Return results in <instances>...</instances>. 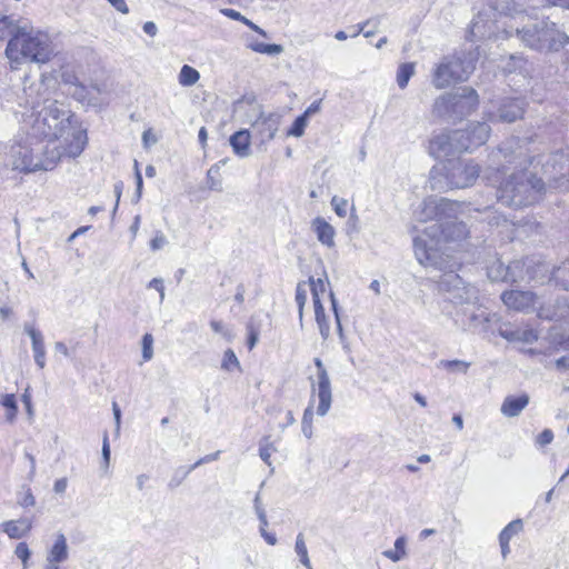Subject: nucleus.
Wrapping results in <instances>:
<instances>
[{
    "mask_svg": "<svg viewBox=\"0 0 569 569\" xmlns=\"http://www.w3.org/2000/svg\"><path fill=\"white\" fill-rule=\"evenodd\" d=\"M274 450L276 449H274L273 445H271L267 441H266V443L260 445L259 456L268 466L271 465L270 457Z\"/></svg>",
    "mask_w": 569,
    "mask_h": 569,
    "instance_id": "obj_49",
    "label": "nucleus"
},
{
    "mask_svg": "<svg viewBox=\"0 0 569 569\" xmlns=\"http://www.w3.org/2000/svg\"><path fill=\"white\" fill-rule=\"evenodd\" d=\"M541 271H549L545 262L536 263L533 259L515 260L508 264V282L519 283L526 280H542V277H539Z\"/></svg>",
    "mask_w": 569,
    "mask_h": 569,
    "instance_id": "obj_13",
    "label": "nucleus"
},
{
    "mask_svg": "<svg viewBox=\"0 0 569 569\" xmlns=\"http://www.w3.org/2000/svg\"><path fill=\"white\" fill-rule=\"evenodd\" d=\"M34 141L36 138L32 136L16 139L6 153L7 164L13 170L24 173L41 170L48 171L56 168L58 164V153L54 150L48 151L50 156L46 160L40 161L33 159Z\"/></svg>",
    "mask_w": 569,
    "mask_h": 569,
    "instance_id": "obj_8",
    "label": "nucleus"
},
{
    "mask_svg": "<svg viewBox=\"0 0 569 569\" xmlns=\"http://www.w3.org/2000/svg\"><path fill=\"white\" fill-rule=\"evenodd\" d=\"M379 24L380 18L369 19L360 26L358 33L362 32L363 37L370 38L377 33Z\"/></svg>",
    "mask_w": 569,
    "mask_h": 569,
    "instance_id": "obj_41",
    "label": "nucleus"
},
{
    "mask_svg": "<svg viewBox=\"0 0 569 569\" xmlns=\"http://www.w3.org/2000/svg\"><path fill=\"white\" fill-rule=\"evenodd\" d=\"M538 317L546 320L561 321L569 319V301L566 298L557 299L552 306H539Z\"/></svg>",
    "mask_w": 569,
    "mask_h": 569,
    "instance_id": "obj_17",
    "label": "nucleus"
},
{
    "mask_svg": "<svg viewBox=\"0 0 569 569\" xmlns=\"http://www.w3.org/2000/svg\"><path fill=\"white\" fill-rule=\"evenodd\" d=\"M497 200L507 207L522 208L538 202L547 188L569 189V156L563 152L532 157L518 138L506 140L490 154Z\"/></svg>",
    "mask_w": 569,
    "mask_h": 569,
    "instance_id": "obj_1",
    "label": "nucleus"
},
{
    "mask_svg": "<svg viewBox=\"0 0 569 569\" xmlns=\"http://www.w3.org/2000/svg\"><path fill=\"white\" fill-rule=\"evenodd\" d=\"M525 112V102L521 99H506L498 110V120L513 122L520 119Z\"/></svg>",
    "mask_w": 569,
    "mask_h": 569,
    "instance_id": "obj_18",
    "label": "nucleus"
},
{
    "mask_svg": "<svg viewBox=\"0 0 569 569\" xmlns=\"http://www.w3.org/2000/svg\"><path fill=\"white\" fill-rule=\"evenodd\" d=\"M219 170H220L219 164H214L207 172L208 187L211 190L221 191V189H222L221 188V181L218 178L219 177Z\"/></svg>",
    "mask_w": 569,
    "mask_h": 569,
    "instance_id": "obj_42",
    "label": "nucleus"
},
{
    "mask_svg": "<svg viewBox=\"0 0 569 569\" xmlns=\"http://www.w3.org/2000/svg\"><path fill=\"white\" fill-rule=\"evenodd\" d=\"M221 369L227 372H232L234 370L241 371L240 361L232 349H227L224 351L221 361Z\"/></svg>",
    "mask_w": 569,
    "mask_h": 569,
    "instance_id": "obj_36",
    "label": "nucleus"
},
{
    "mask_svg": "<svg viewBox=\"0 0 569 569\" xmlns=\"http://www.w3.org/2000/svg\"><path fill=\"white\" fill-rule=\"evenodd\" d=\"M283 52V47L280 44H267L263 54L277 56Z\"/></svg>",
    "mask_w": 569,
    "mask_h": 569,
    "instance_id": "obj_61",
    "label": "nucleus"
},
{
    "mask_svg": "<svg viewBox=\"0 0 569 569\" xmlns=\"http://www.w3.org/2000/svg\"><path fill=\"white\" fill-rule=\"evenodd\" d=\"M3 531L12 539L24 537L32 528V522L28 518L9 520L1 525Z\"/></svg>",
    "mask_w": 569,
    "mask_h": 569,
    "instance_id": "obj_23",
    "label": "nucleus"
},
{
    "mask_svg": "<svg viewBox=\"0 0 569 569\" xmlns=\"http://www.w3.org/2000/svg\"><path fill=\"white\" fill-rule=\"evenodd\" d=\"M308 119L306 116H299L292 123L291 128L288 130V136L292 137H301L305 132V129L307 127Z\"/></svg>",
    "mask_w": 569,
    "mask_h": 569,
    "instance_id": "obj_43",
    "label": "nucleus"
},
{
    "mask_svg": "<svg viewBox=\"0 0 569 569\" xmlns=\"http://www.w3.org/2000/svg\"><path fill=\"white\" fill-rule=\"evenodd\" d=\"M210 327H211V329L216 333L221 335V337L223 339H226L227 341H232L233 340V338H234L233 332L228 327H226L222 321L211 320L210 321Z\"/></svg>",
    "mask_w": 569,
    "mask_h": 569,
    "instance_id": "obj_44",
    "label": "nucleus"
},
{
    "mask_svg": "<svg viewBox=\"0 0 569 569\" xmlns=\"http://www.w3.org/2000/svg\"><path fill=\"white\" fill-rule=\"evenodd\" d=\"M102 458H103L106 466L108 467L109 461H110V446H109V439H108L107 435H104V437H103Z\"/></svg>",
    "mask_w": 569,
    "mask_h": 569,
    "instance_id": "obj_60",
    "label": "nucleus"
},
{
    "mask_svg": "<svg viewBox=\"0 0 569 569\" xmlns=\"http://www.w3.org/2000/svg\"><path fill=\"white\" fill-rule=\"evenodd\" d=\"M54 54L49 33L34 28L28 21L13 39H9L6 56L12 69L26 63L44 64Z\"/></svg>",
    "mask_w": 569,
    "mask_h": 569,
    "instance_id": "obj_4",
    "label": "nucleus"
},
{
    "mask_svg": "<svg viewBox=\"0 0 569 569\" xmlns=\"http://www.w3.org/2000/svg\"><path fill=\"white\" fill-rule=\"evenodd\" d=\"M432 112L440 118L453 119L451 93H446L437 98L432 107Z\"/></svg>",
    "mask_w": 569,
    "mask_h": 569,
    "instance_id": "obj_28",
    "label": "nucleus"
},
{
    "mask_svg": "<svg viewBox=\"0 0 569 569\" xmlns=\"http://www.w3.org/2000/svg\"><path fill=\"white\" fill-rule=\"evenodd\" d=\"M22 402L26 406L28 415L32 416L33 415V408H32V403H31V396L28 392V390H26V392L22 395Z\"/></svg>",
    "mask_w": 569,
    "mask_h": 569,
    "instance_id": "obj_62",
    "label": "nucleus"
},
{
    "mask_svg": "<svg viewBox=\"0 0 569 569\" xmlns=\"http://www.w3.org/2000/svg\"><path fill=\"white\" fill-rule=\"evenodd\" d=\"M308 284L310 287L312 293L313 305H316V299L320 300V296L326 291V284L322 279H315L313 277L309 278Z\"/></svg>",
    "mask_w": 569,
    "mask_h": 569,
    "instance_id": "obj_40",
    "label": "nucleus"
},
{
    "mask_svg": "<svg viewBox=\"0 0 569 569\" xmlns=\"http://www.w3.org/2000/svg\"><path fill=\"white\" fill-rule=\"evenodd\" d=\"M242 23H244L246 26H248L251 30L256 31L257 33H259L260 36L262 37H267V32L261 29L259 26H257L256 23H253L252 21H250L249 19L244 18V20L242 21Z\"/></svg>",
    "mask_w": 569,
    "mask_h": 569,
    "instance_id": "obj_63",
    "label": "nucleus"
},
{
    "mask_svg": "<svg viewBox=\"0 0 569 569\" xmlns=\"http://www.w3.org/2000/svg\"><path fill=\"white\" fill-rule=\"evenodd\" d=\"M476 59L477 57L471 52L463 57L458 54L445 57L433 71L432 84L437 89H443L455 82L467 80L476 68Z\"/></svg>",
    "mask_w": 569,
    "mask_h": 569,
    "instance_id": "obj_9",
    "label": "nucleus"
},
{
    "mask_svg": "<svg viewBox=\"0 0 569 569\" xmlns=\"http://www.w3.org/2000/svg\"><path fill=\"white\" fill-rule=\"evenodd\" d=\"M143 31L150 37H154L158 32V28L152 21H148L143 24Z\"/></svg>",
    "mask_w": 569,
    "mask_h": 569,
    "instance_id": "obj_64",
    "label": "nucleus"
},
{
    "mask_svg": "<svg viewBox=\"0 0 569 569\" xmlns=\"http://www.w3.org/2000/svg\"><path fill=\"white\" fill-rule=\"evenodd\" d=\"M316 399H318L317 396H312V393L310 392L309 405L303 412L301 425H312L313 405H315Z\"/></svg>",
    "mask_w": 569,
    "mask_h": 569,
    "instance_id": "obj_48",
    "label": "nucleus"
},
{
    "mask_svg": "<svg viewBox=\"0 0 569 569\" xmlns=\"http://www.w3.org/2000/svg\"><path fill=\"white\" fill-rule=\"evenodd\" d=\"M295 551H296L297 556L299 557V561L301 562V565L303 567H306L307 569H312L310 558L308 555L307 545L305 541V537H303V533H301V532L298 533V536L296 538Z\"/></svg>",
    "mask_w": 569,
    "mask_h": 569,
    "instance_id": "obj_34",
    "label": "nucleus"
},
{
    "mask_svg": "<svg viewBox=\"0 0 569 569\" xmlns=\"http://www.w3.org/2000/svg\"><path fill=\"white\" fill-rule=\"evenodd\" d=\"M311 228L316 233L318 241L321 242V244L328 248H333L336 246V230L325 218H315L311 222Z\"/></svg>",
    "mask_w": 569,
    "mask_h": 569,
    "instance_id": "obj_19",
    "label": "nucleus"
},
{
    "mask_svg": "<svg viewBox=\"0 0 569 569\" xmlns=\"http://www.w3.org/2000/svg\"><path fill=\"white\" fill-rule=\"evenodd\" d=\"M331 206H332L335 212L340 218H345L347 216L348 201L346 199L335 196L331 199Z\"/></svg>",
    "mask_w": 569,
    "mask_h": 569,
    "instance_id": "obj_47",
    "label": "nucleus"
},
{
    "mask_svg": "<svg viewBox=\"0 0 569 569\" xmlns=\"http://www.w3.org/2000/svg\"><path fill=\"white\" fill-rule=\"evenodd\" d=\"M24 331L31 338L34 361L40 369L46 366V348L42 333L30 325H24Z\"/></svg>",
    "mask_w": 569,
    "mask_h": 569,
    "instance_id": "obj_20",
    "label": "nucleus"
},
{
    "mask_svg": "<svg viewBox=\"0 0 569 569\" xmlns=\"http://www.w3.org/2000/svg\"><path fill=\"white\" fill-rule=\"evenodd\" d=\"M507 273H508V266H505L499 260L491 262L487 268V276L491 281L508 282Z\"/></svg>",
    "mask_w": 569,
    "mask_h": 569,
    "instance_id": "obj_32",
    "label": "nucleus"
},
{
    "mask_svg": "<svg viewBox=\"0 0 569 569\" xmlns=\"http://www.w3.org/2000/svg\"><path fill=\"white\" fill-rule=\"evenodd\" d=\"M56 151L58 153V162L66 156L63 152L62 143H56V140L48 141L44 139H36L33 147V159L34 160H46L50 153L48 151Z\"/></svg>",
    "mask_w": 569,
    "mask_h": 569,
    "instance_id": "obj_22",
    "label": "nucleus"
},
{
    "mask_svg": "<svg viewBox=\"0 0 569 569\" xmlns=\"http://www.w3.org/2000/svg\"><path fill=\"white\" fill-rule=\"evenodd\" d=\"M523 529V523L521 519H516L511 522H509L500 532L499 540H510L520 533Z\"/></svg>",
    "mask_w": 569,
    "mask_h": 569,
    "instance_id": "obj_38",
    "label": "nucleus"
},
{
    "mask_svg": "<svg viewBox=\"0 0 569 569\" xmlns=\"http://www.w3.org/2000/svg\"><path fill=\"white\" fill-rule=\"evenodd\" d=\"M102 93V89L97 84L91 86L90 88L79 87L74 91V96L78 98V100L90 106L106 103V99L100 97Z\"/></svg>",
    "mask_w": 569,
    "mask_h": 569,
    "instance_id": "obj_24",
    "label": "nucleus"
},
{
    "mask_svg": "<svg viewBox=\"0 0 569 569\" xmlns=\"http://www.w3.org/2000/svg\"><path fill=\"white\" fill-rule=\"evenodd\" d=\"M515 340L522 341L526 343H532L538 340V333L533 329L517 330V337Z\"/></svg>",
    "mask_w": 569,
    "mask_h": 569,
    "instance_id": "obj_46",
    "label": "nucleus"
},
{
    "mask_svg": "<svg viewBox=\"0 0 569 569\" xmlns=\"http://www.w3.org/2000/svg\"><path fill=\"white\" fill-rule=\"evenodd\" d=\"M467 208V204L447 198L428 197L415 211V216L422 222L435 220L433 223H442L446 219L462 214Z\"/></svg>",
    "mask_w": 569,
    "mask_h": 569,
    "instance_id": "obj_10",
    "label": "nucleus"
},
{
    "mask_svg": "<svg viewBox=\"0 0 569 569\" xmlns=\"http://www.w3.org/2000/svg\"><path fill=\"white\" fill-rule=\"evenodd\" d=\"M383 556L393 562L400 561L406 557V538L399 537L395 541L393 550H386Z\"/></svg>",
    "mask_w": 569,
    "mask_h": 569,
    "instance_id": "obj_35",
    "label": "nucleus"
},
{
    "mask_svg": "<svg viewBox=\"0 0 569 569\" xmlns=\"http://www.w3.org/2000/svg\"><path fill=\"white\" fill-rule=\"evenodd\" d=\"M0 406L7 409L6 420L12 423L18 413V405L13 393L0 395Z\"/></svg>",
    "mask_w": 569,
    "mask_h": 569,
    "instance_id": "obj_33",
    "label": "nucleus"
},
{
    "mask_svg": "<svg viewBox=\"0 0 569 569\" xmlns=\"http://www.w3.org/2000/svg\"><path fill=\"white\" fill-rule=\"evenodd\" d=\"M149 288H154L159 295H160V301L162 302L163 299H164V286H163V282H162V279H159V278H153L149 284H148Z\"/></svg>",
    "mask_w": 569,
    "mask_h": 569,
    "instance_id": "obj_54",
    "label": "nucleus"
},
{
    "mask_svg": "<svg viewBox=\"0 0 569 569\" xmlns=\"http://www.w3.org/2000/svg\"><path fill=\"white\" fill-rule=\"evenodd\" d=\"M68 558V546L66 537L60 533L58 535L56 542L53 543L49 556H48V562L52 563H60L64 561Z\"/></svg>",
    "mask_w": 569,
    "mask_h": 569,
    "instance_id": "obj_27",
    "label": "nucleus"
},
{
    "mask_svg": "<svg viewBox=\"0 0 569 569\" xmlns=\"http://www.w3.org/2000/svg\"><path fill=\"white\" fill-rule=\"evenodd\" d=\"M413 73H415V63L408 62V63L400 64V67L398 68V72H397V83L400 89H405L407 87V84H408L410 78L413 76Z\"/></svg>",
    "mask_w": 569,
    "mask_h": 569,
    "instance_id": "obj_37",
    "label": "nucleus"
},
{
    "mask_svg": "<svg viewBox=\"0 0 569 569\" xmlns=\"http://www.w3.org/2000/svg\"><path fill=\"white\" fill-rule=\"evenodd\" d=\"M167 243H168V241H167L166 236L161 231H158L156 233V236L150 241V248L153 251H157V250L162 249Z\"/></svg>",
    "mask_w": 569,
    "mask_h": 569,
    "instance_id": "obj_51",
    "label": "nucleus"
},
{
    "mask_svg": "<svg viewBox=\"0 0 569 569\" xmlns=\"http://www.w3.org/2000/svg\"><path fill=\"white\" fill-rule=\"evenodd\" d=\"M220 455V451H217V452H213V453H210V455H207L204 456L203 458H200L199 460H197L192 466H190L188 468V470L184 472V476H187L189 472H191L193 469L198 468L199 466L203 465V463H208V462H211V461H214L218 459Z\"/></svg>",
    "mask_w": 569,
    "mask_h": 569,
    "instance_id": "obj_50",
    "label": "nucleus"
},
{
    "mask_svg": "<svg viewBox=\"0 0 569 569\" xmlns=\"http://www.w3.org/2000/svg\"><path fill=\"white\" fill-rule=\"evenodd\" d=\"M221 13L232 20H236V21H243L244 20V16H242L239 11L234 10V9H222L221 10Z\"/></svg>",
    "mask_w": 569,
    "mask_h": 569,
    "instance_id": "obj_59",
    "label": "nucleus"
},
{
    "mask_svg": "<svg viewBox=\"0 0 569 569\" xmlns=\"http://www.w3.org/2000/svg\"><path fill=\"white\" fill-rule=\"evenodd\" d=\"M230 144L234 153L241 158L250 156V132L240 130L230 137Z\"/></svg>",
    "mask_w": 569,
    "mask_h": 569,
    "instance_id": "obj_25",
    "label": "nucleus"
},
{
    "mask_svg": "<svg viewBox=\"0 0 569 569\" xmlns=\"http://www.w3.org/2000/svg\"><path fill=\"white\" fill-rule=\"evenodd\" d=\"M14 553L19 559L22 560L23 565L26 566V563L30 557V550H29L27 543L26 542L18 543V546L16 547Z\"/></svg>",
    "mask_w": 569,
    "mask_h": 569,
    "instance_id": "obj_52",
    "label": "nucleus"
},
{
    "mask_svg": "<svg viewBox=\"0 0 569 569\" xmlns=\"http://www.w3.org/2000/svg\"><path fill=\"white\" fill-rule=\"evenodd\" d=\"M528 403L529 396L527 393H522L519 397L508 396L505 398L500 411L508 418L518 417Z\"/></svg>",
    "mask_w": 569,
    "mask_h": 569,
    "instance_id": "obj_21",
    "label": "nucleus"
},
{
    "mask_svg": "<svg viewBox=\"0 0 569 569\" xmlns=\"http://www.w3.org/2000/svg\"><path fill=\"white\" fill-rule=\"evenodd\" d=\"M117 11L127 14L129 13V8L126 3V0H107Z\"/></svg>",
    "mask_w": 569,
    "mask_h": 569,
    "instance_id": "obj_57",
    "label": "nucleus"
},
{
    "mask_svg": "<svg viewBox=\"0 0 569 569\" xmlns=\"http://www.w3.org/2000/svg\"><path fill=\"white\" fill-rule=\"evenodd\" d=\"M469 366L470 365L468 362H465V361H461V360H451V361H447L446 362V367L447 368L457 369V370H460L462 372H467Z\"/></svg>",
    "mask_w": 569,
    "mask_h": 569,
    "instance_id": "obj_56",
    "label": "nucleus"
},
{
    "mask_svg": "<svg viewBox=\"0 0 569 569\" xmlns=\"http://www.w3.org/2000/svg\"><path fill=\"white\" fill-rule=\"evenodd\" d=\"M438 288L455 305H476L478 302L476 287L465 283L456 272L443 273L438 282Z\"/></svg>",
    "mask_w": 569,
    "mask_h": 569,
    "instance_id": "obj_11",
    "label": "nucleus"
},
{
    "mask_svg": "<svg viewBox=\"0 0 569 569\" xmlns=\"http://www.w3.org/2000/svg\"><path fill=\"white\" fill-rule=\"evenodd\" d=\"M68 487V479L66 477L54 481L53 491L58 495L64 493Z\"/></svg>",
    "mask_w": 569,
    "mask_h": 569,
    "instance_id": "obj_58",
    "label": "nucleus"
},
{
    "mask_svg": "<svg viewBox=\"0 0 569 569\" xmlns=\"http://www.w3.org/2000/svg\"><path fill=\"white\" fill-rule=\"evenodd\" d=\"M479 320H483V321L488 322L489 321V315L486 313L483 310H480L479 313L471 315V317H470V325L469 326L471 328L476 329L477 326H478V321Z\"/></svg>",
    "mask_w": 569,
    "mask_h": 569,
    "instance_id": "obj_55",
    "label": "nucleus"
},
{
    "mask_svg": "<svg viewBox=\"0 0 569 569\" xmlns=\"http://www.w3.org/2000/svg\"><path fill=\"white\" fill-rule=\"evenodd\" d=\"M200 79V73L193 67L183 64L180 69L178 81L182 87H191L196 84Z\"/></svg>",
    "mask_w": 569,
    "mask_h": 569,
    "instance_id": "obj_30",
    "label": "nucleus"
},
{
    "mask_svg": "<svg viewBox=\"0 0 569 569\" xmlns=\"http://www.w3.org/2000/svg\"><path fill=\"white\" fill-rule=\"evenodd\" d=\"M525 3L511 1L490 6L488 11H479L471 21L467 39L473 41L489 37L498 16L510 17L505 32L507 37L516 36L521 43L539 52H558L569 43V37L552 21L532 19Z\"/></svg>",
    "mask_w": 569,
    "mask_h": 569,
    "instance_id": "obj_3",
    "label": "nucleus"
},
{
    "mask_svg": "<svg viewBox=\"0 0 569 569\" xmlns=\"http://www.w3.org/2000/svg\"><path fill=\"white\" fill-rule=\"evenodd\" d=\"M313 362L317 368V375L316 378H310V391L312 396L318 398L317 415L325 417L332 403L331 380L322 360L315 358Z\"/></svg>",
    "mask_w": 569,
    "mask_h": 569,
    "instance_id": "obj_12",
    "label": "nucleus"
},
{
    "mask_svg": "<svg viewBox=\"0 0 569 569\" xmlns=\"http://www.w3.org/2000/svg\"><path fill=\"white\" fill-rule=\"evenodd\" d=\"M501 300L508 309L529 313L533 310L538 311L537 305L539 297L532 291L525 290H507L501 293Z\"/></svg>",
    "mask_w": 569,
    "mask_h": 569,
    "instance_id": "obj_14",
    "label": "nucleus"
},
{
    "mask_svg": "<svg viewBox=\"0 0 569 569\" xmlns=\"http://www.w3.org/2000/svg\"><path fill=\"white\" fill-rule=\"evenodd\" d=\"M551 278L565 290H569V260L561 262L555 267L551 272Z\"/></svg>",
    "mask_w": 569,
    "mask_h": 569,
    "instance_id": "obj_29",
    "label": "nucleus"
},
{
    "mask_svg": "<svg viewBox=\"0 0 569 569\" xmlns=\"http://www.w3.org/2000/svg\"><path fill=\"white\" fill-rule=\"evenodd\" d=\"M313 307H315V317H316V321H317L319 330H320V335L323 339H327L330 333V327H329V322L327 320V317L325 313V308L321 303V300L316 299V305H313Z\"/></svg>",
    "mask_w": 569,
    "mask_h": 569,
    "instance_id": "obj_31",
    "label": "nucleus"
},
{
    "mask_svg": "<svg viewBox=\"0 0 569 569\" xmlns=\"http://www.w3.org/2000/svg\"><path fill=\"white\" fill-rule=\"evenodd\" d=\"M456 218L446 219L442 223H432L413 239L415 254L419 263L441 269V243L459 241L468 236L467 226Z\"/></svg>",
    "mask_w": 569,
    "mask_h": 569,
    "instance_id": "obj_5",
    "label": "nucleus"
},
{
    "mask_svg": "<svg viewBox=\"0 0 569 569\" xmlns=\"http://www.w3.org/2000/svg\"><path fill=\"white\" fill-rule=\"evenodd\" d=\"M307 282H299L296 289V302L298 305L300 321H302L303 308L307 303Z\"/></svg>",
    "mask_w": 569,
    "mask_h": 569,
    "instance_id": "obj_39",
    "label": "nucleus"
},
{
    "mask_svg": "<svg viewBox=\"0 0 569 569\" xmlns=\"http://www.w3.org/2000/svg\"><path fill=\"white\" fill-rule=\"evenodd\" d=\"M26 104L21 112L26 136L62 143L66 156L76 158L84 149L87 134L72 112L56 99H51L44 80L24 89Z\"/></svg>",
    "mask_w": 569,
    "mask_h": 569,
    "instance_id": "obj_2",
    "label": "nucleus"
},
{
    "mask_svg": "<svg viewBox=\"0 0 569 569\" xmlns=\"http://www.w3.org/2000/svg\"><path fill=\"white\" fill-rule=\"evenodd\" d=\"M479 173V166L473 160L447 159L431 176V188L433 190L468 188L476 182Z\"/></svg>",
    "mask_w": 569,
    "mask_h": 569,
    "instance_id": "obj_7",
    "label": "nucleus"
},
{
    "mask_svg": "<svg viewBox=\"0 0 569 569\" xmlns=\"http://www.w3.org/2000/svg\"><path fill=\"white\" fill-rule=\"evenodd\" d=\"M553 440V432L550 429H545L541 433L538 435L536 442L537 445L543 447L551 443Z\"/></svg>",
    "mask_w": 569,
    "mask_h": 569,
    "instance_id": "obj_53",
    "label": "nucleus"
},
{
    "mask_svg": "<svg viewBox=\"0 0 569 569\" xmlns=\"http://www.w3.org/2000/svg\"><path fill=\"white\" fill-rule=\"evenodd\" d=\"M452 113L455 118H461L469 114L478 104V94L470 87L460 88L451 93Z\"/></svg>",
    "mask_w": 569,
    "mask_h": 569,
    "instance_id": "obj_16",
    "label": "nucleus"
},
{
    "mask_svg": "<svg viewBox=\"0 0 569 569\" xmlns=\"http://www.w3.org/2000/svg\"><path fill=\"white\" fill-rule=\"evenodd\" d=\"M26 22V20H14L8 16L0 18V41L6 38L13 39L20 33Z\"/></svg>",
    "mask_w": 569,
    "mask_h": 569,
    "instance_id": "obj_26",
    "label": "nucleus"
},
{
    "mask_svg": "<svg viewBox=\"0 0 569 569\" xmlns=\"http://www.w3.org/2000/svg\"><path fill=\"white\" fill-rule=\"evenodd\" d=\"M280 124V116L277 113H260V116L252 123L253 137L260 144L271 141Z\"/></svg>",
    "mask_w": 569,
    "mask_h": 569,
    "instance_id": "obj_15",
    "label": "nucleus"
},
{
    "mask_svg": "<svg viewBox=\"0 0 569 569\" xmlns=\"http://www.w3.org/2000/svg\"><path fill=\"white\" fill-rule=\"evenodd\" d=\"M490 127L486 122H472L465 130H453L436 136L430 141V152L437 157H449L469 151L486 143Z\"/></svg>",
    "mask_w": 569,
    "mask_h": 569,
    "instance_id": "obj_6",
    "label": "nucleus"
},
{
    "mask_svg": "<svg viewBox=\"0 0 569 569\" xmlns=\"http://www.w3.org/2000/svg\"><path fill=\"white\" fill-rule=\"evenodd\" d=\"M152 343V336L150 333H146L142 338V358L144 361H149L153 357Z\"/></svg>",
    "mask_w": 569,
    "mask_h": 569,
    "instance_id": "obj_45",
    "label": "nucleus"
}]
</instances>
